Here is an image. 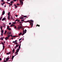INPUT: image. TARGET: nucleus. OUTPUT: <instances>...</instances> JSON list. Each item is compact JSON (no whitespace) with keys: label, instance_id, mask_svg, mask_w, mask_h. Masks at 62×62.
<instances>
[{"label":"nucleus","instance_id":"obj_28","mask_svg":"<svg viewBox=\"0 0 62 62\" xmlns=\"http://www.w3.org/2000/svg\"><path fill=\"white\" fill-rule=\"evenodd\" d=\"M9 26H8L7 27V29H9Z\"/></svg>","mask_w":62,"mask_h":62},{"label":"nucleus","instance_id":"obj_37","mask_svg":"<svg viewBox=\"0 0 62 62\" xmlns=\"http://www.w3.org/2000/svg\"><path fill=\"white\" fill-rule=\"evenodd\" d=\"M8 30H9V31L11 30V28H10L9 29H8Z\"/></svg>","mask_w":62,"mask_h":62},{"label":"nucleus","instance_id":"obj_14","mask_svg":"<svg viewBox=\"0 0 62 62\" xmlns=\"http://www.w3.org/2000/svg\"><path fill=\"white\" fill-rule=\"evenodd\" d=\"M4 33V30H2L1 31V33Z\"/></svg>","mask_w":62,"mask_h":62},{"label":"nucleus","instance_id":"obj_7","mask_svg":"<svg viewBox=\"0 0 62 62\" xmlns=\"http://www.w3.org/2000/svg\"><path fill=\"white\" fill-rule=\"evenodd\" d=\"M19 44H18V45H16V46L15 47V49L17 47H18L19 46Z\"/></svg>","mask_w":62,"mask_h":62},{"label":"nucleus","instance_id":"obj_10","mask_svg":"<svg viewBox=\"0 0 62 62\" xmlns=\"http://www.w3.org/2000/svg\"><path fill=\"white\" fill-rule=\"evenodd\" d=\"M14 6H15V8H17V7H18L17 6V5H14Z\"/></svg>","mask_w":62,"mask_h":62},{"label":"nucleus","instance_id":"obj_63","mask_svg":"<svg viewBox=\"0 0 62 62\" xmlns=\"http://www.w3.org/2000/svg\"><path fill=\"white\" fill-rule=\"evenodd\" d=\"M21 44H20L19 45V46H21Z\"/></svg>","mask_w":62,"mask_h":62},{"label":"nucleus","instance_id":"obj_34","mask_svg":"<svg viewBox=\"0 0 62 62\" xmlns=\"http://www.w3.org/2000/svg\"><path fill=\"white\" fill-rule=\"evenodd\" d=\"M15 44H18V43H17V42H16L15 43Z\"/></svg>","mask_w":62,"mask_h":62},{"label":"nucleus","instance_id":"obj_57","mask_svg":"<svg viewBox=\"0 0 62 62\" xmlns=\"http://www.w3.org/2000/svg\"><path fill=\"white\" fill-rule=\"evenodd\" d=\"M14 39V38L13 37H12V39Z\"/></svg>","mask_w":62,"mask_h":62},{"label":"nucleus","instance_id":"obj_24","mask_svg":"<svg viewBox=\"0 0 62 62\" xmlns=\"http://www.w3.org/2000/svg\"><path fill=\"white\" fill-rule=\"evenodd\" d=\"M2 27H3V26H1L0 27L1 30H2Z\"/></svg>","mask_w":62,"mask_h":62},{"label":"nucleus","instance_id":"obj_15","mask_svg":"<svg viewBox=\"0 0 62 62\" xmlns=\"http://www.w3.org/2000/svg\"><path fill=\"white\" fill-rule=\"evenodd\" d=\"M12 51H13V53H14V51H15V49H13L12 50Z\"/></svg>","mask_w":62,"mask_h":62},{"label":"nucleus","instance_id":"obj_8","mask_svg":"<svg viewBox=\"0 0 62 62\" xmlns=\"http://www.w3.org/2000/svg\"><path fill=\"white\" fill-rule=\"evenodd\" d=\"M24 34V31H23V33L22 34V36H23Z\"/></svg>","mask_w":62,"mask_h":62},{"label":"nucleus","instance_id":"obj_62","mask_svg":"<svg viewBox=\"0 0 62 62\" xmlns=\"http://www.w3.org/2000/svg\"><path fill=\"white\" fill-rule=\"evenodd\" d=\"M10 58H11V56H10Z\"/></svg>","mask_w":62,"mask_h":62},{"label":"nucleus","instance_id":"obj_39","mask_svg":"<svg viewBox=\"0 0 62 62\" xmlns=\"http://www.w3.org/2000/svg\"><path fill=\"white\" fill-rule=\"evenodd\" d=\"M1 36H3V33H1Z\"/></svg>","mask_w":62,"mask_h":62},{"label":"nucleus","instance_id":"obj_56","mask_svg":"<svg viewBox=\"0 0 62 62\" xmlns=\"http://www.w3.org/2000/svg\"><path fill=\"white\" fill-rule=\"evenodd\" d=\"M13 37L15 38V37H16V36H13Z\"/></svg>","mask_w":62,"mask_h":62},{"label":"nucleus","instance_id":"obj_52","mask_svg":"<svg viewBox=\"0 0 62 62\" xmlns=\"http://www.w3.org/2000/svg\"><path fill=\"white\" fill-rule=\"evenodd\" d=\"M4 62H7V61L4 60Z\"/></svg>","mask_w":62,"mask_h":62},{"label":"nucleus","instance_id":"obj_17","mask_svg":"<svg viewBox=\"0 0 62 62\" xmlns=\"http://www.w3.org/2000/svg\"><path fill=\"white\" fill-rule=\"evenodd\" d=\"M22 33L20 32L19 34V36H21V35H22Z\"/></svg>","mask_w":62,"mask_h":62},{"label":"nucleus","instance_id":"obj_30","mask_svg":"<svg viewBox=\"0 0 62 62\" xmlns=\"http://www.w3.org/2000/svg\"><path fill=\"white\" fill-rule=\"evenodd\" d=\"M1 43L3 45V46L4 45V43L3 42H2Z\"/></svg>","mask_w":62,"mask_h":62},{"label":"nucleus","instance_id":"obj_31","mask_svg":"<svg viewBox=\"0 0 62 62\" xmlns=\"http://www.w3.org/2000/svg\"><path fill=\"white\" fill-rule=\"evenodd\" d=\"M26 31H27L25 29V33H26Z\"/></svg>","mask_w":62,"mask_h":62},{"label":"nucleus","instance_id":"obj_29","mask_svg":"<svg viewBox=\"0 0 62 62\" xmlns=\"http://www.w3.org/2000/svg\"><path fill=\"white\" fill-rule=\"evenodd\" d=\"M8 19L9 20V18H10V17H9V16H8Z\"/></svg>","mask_w":62,"mask_h":62},{"label":"nucleus","instance_id":"obj_11","mask_svg":"<svg viewBox=\"0 0 62 62\" xmlns=\"http://www.w3.org/2000/svg\"><path fill=\"white\" fill-rule=\"evenodd\" d=\"M15 26V25L13 24H12L11 25H10V26L11 27H12V26Z\"/></svg>","mask_w":62,"mask_h":62},{"label":"nucleus","instance_id":"obj_44","mask_svg":"<svg viewBox=\"0 0 62 62\" xmlns=\"http://www.w3.org/2000/svg\"><path fill=\"white\" fill-rule=\"evenodd\" d=\"M18 21V19H17L16 20V21L17 22V21Z\"/></svg>","mask_w":62,"mask_h":62},{"label":"nucleus","instance_id":"obj_60","mask_svg":"<svg viewBox=\"0 0 62 62\" xmlns=\"http://www.w3.org/2000/svg\"><path fill=\"white\" fill-rule=\"evenodd\" d=\"M1 5H2V6H3V4H2V3L1 4Z\"/></svg>","mask_w":62,"mask_h":62},{"label":"nucleus","instance_id":"obj_49","mask_svg":"<svg viewBox=\"0 0 62 62\" xmlns=\"http://www.w3.org/2000/svg\"><path fill=\"white\" fill-rule=\"evenodd\" d=\"M22 22H19V23L20 24L21 23H22Z\"/></svg>","mask_w":62,"mask_h":62},{"label":"nucleus","instance_id":"obj_22","mask_svg":"<svg viewBox=\"0 0 62 62\" xmlns=\"http://www.w3.org/2000/svg\"><path fill=\"white\" fill-rule=\"evenodd\" d=\"M4 48H5V46H4L3 45V50H4Z\"/></svg>","mask_w":62,"mask_h":62},{"label":"nucleus","instance_id":"obj_4","mask_svg":"<svg viewBox=\"0 0 62 62\" xmlns=\"http://www.w3.org/2000/svg\"><path fill=\"white\" fill-rule=\"evenodd\" d=\"M23 0H19L20 3H21V4H22V5H23Z\"/></svg>","mask_w":62,"mask_h":62},{"label":"nucleus","instance_id":"obj_45","mask_svg":"<svg viewBox=\"0 0 62 62\" xmlns=\"http://www.w3.org/2000/svg\"><path fill=\"white\" fill-rule=\"evenodd\" d=\"M20 20H17V22H20Z\"/></svg>","mask_w":62,"mask_h":62},{"label":"nucleus","instance_id":"obj_42","mask_svg":"<svg viewBox=\"0 0 62 62\" xmlns=\"http://www.w3.org/2000/svg\"><path fill=\"white\" fill-rule=\"evenodd\" d=\"M9 25H10V24H11V23H9Z\"/></svg>","mask_w":62,"mask_h":62},{"label":"nucleus","instance_id":"obj_32","mask_svg":"<svg viewBox=\"0 0 62 62\" xmlns=\"http://www.w3.org/2000/svg\"><path fill=\"white\" fill-rule=\"evenodd\" d=\"M13 2V1H12L11 2H10V3H11V4H12Z\"/></svg>","mask_w":62,"mask_h":62},{"label":"nucleus","instance_id":"obj_21","mask_svg":"<svg viewBox=\"0 0 62 62\" xmlns=\"http://www.w3.org/2000/svg\"><path fill=\"white\" fill-rule=\"evenodd\" d=\"M2 18H3L2 16H1V17L0 18V21H1V20H2Z\"/></svg>","mask_w":62,"mask_h":62},{"label":"nucleus","instance_id":"obj_64","mask_svg":"<svg viewBox=\"0 0 62 62\" xmlns=\"http://www.w3.org/2000/svg\"><path fill=\"white\" fill-rule=\"evenodd\" d=\"M9 1V0H7V1L8 2Z\"/></svg>","mask_w":62,"mask_h":62},{"label":"nucleus","instance_id":"obj_43","mask_svg":"<svg viewBox=\"0 0 62 62\" xmlns=\"http://www.w3.org/2000/svg\"><path fill=\"white\" fill-rule=\"evenodd\" d=\"M19 49H20V48H21V46H19Z\"/></svg>","mask_w":62,"mask_h":62},{"label":"nucleus","instance_id":"obj_50","mask_svg":"<svg viewBox=\"0 0 62 62\" xmlns=\"http://www.w3.org/2000/svg\"><path fill=\"white\" fill-rule=\"evenodd\" d=\"M13 43H15V41H13Z\"/></svg>","mask_w":62,"mask_h":62},{"label":"nucleus","instance_id":"obj_36","mask_svg":"<svg viewBox=\"0 0 62 62\" xmlns=\"http://www.w3.org/2000/svg\"><path fill=\"white\" fill-rule=\"evenodd\" d=\"M24 18L23 17H21L20 18V19H23Z\"/></svg>","mask_w":62,"mask_h":62},{"label":"nucleus","instance_id":"obj_9","mask_svg":"<svg viewBox=\"0 0 62 62\" xmlns=\"http://www.w3.org/2000/svg\"><path fill=\"white\" fill-rule=\"evenodd\" d=\"M5 11L3 10V12H2V15H4V14H5Z\"/></svg>","mask_w":62,"mask_h":62},{"label":"nucleus","instance_id":"obj_55","mask_svg":"<svg viewBox=\"0 0 62 62\" xmlns=\"http://www.w3.org/2000/svg\"><path fill=\"white\" fill-rule=\"evenodd\" d=\"M17 40H16L15 41V42H17Z\"/></svg>","mask_w":62,"mask_h":62},{"label":"nucleus","instance_id":"obj_46","mask_svg":"<svg viewBox=\"0 0 62 62\" xmlns=\"http://www.w3.org/2000/svg\"><path fill=\"white\" fill-rule=\"evenodd\" d=\"M1 2H4V0H1Z\"/></svg>","mask_w":62,"mask_h":62},{"label":"nucleus","instance_id":"obj_6","mask_svg":"<svg viewBox=\"0 0 62 62\" xmlns=\"http://www.w3.org/2000/svg\"><path fill=\"white\" fill-rule=\"evenodd\" d=\"M11 34V32H10V31H9V32H8L7 33L8 35H10V34Z\"/></svg>","mask_w":62,"mask_h":62},{"label":"nucleus","instance_id":"obj_19","mask_svg":"<svg viewBox=\"0 0 62 62\" xmlns=\"http://www.w3.org/2000/svg\"><path fill=\"white\" fill-rule=\"evenodd\" d=\"M8 59H9V58H7L6 59V60H7V61H8Z\"/></svg>","mask_w":62,"mask_h":62},{"label":"nucleus","instance_id":"obj_54","mask_svg":"<svg viewBox=\"0 0 62 62\" xmlns=\"http://www.w3.org/2000/svg\"><path fill=\"white\" fill-rule=\"evenodd\" d=\"M18 15H16V17H18Z\"/></svg>","mask_w":62,"mask_h":62},{"label":"nucleus","instance_id":"obj_16","mask_svg":"<svg viewBox=\"0 0 62 62\" xmlns=\"http://www.w3.org/2000/svg\"><path fill=\"white\" fill-rule=\"evenodd\" d=\"M5 20V17H4L3 18L2 20V21H4Z\"/></svg>","mask_w":62,"mask_h":62},{"label":"nucleus","instance_id":"obj_51","mask_svg":"<svg viewBox=\"0 0 62 62\" xmlns=\"http://www.w3.org/2000/svg\"><path fill=\"white\" fill-rule=\"evenodd\" d=\"M17 6H19V5H20V4H18V3H17Z\"/></svg>","mask_w":62,"mask_h":62},{"label":"nucleus","instance_id":"obj_5","mask_svg":"<svg viewBox=\"0 0 62 62\" xmlns=\"http://www.w3.org/2000/svg\"><path fill=\"white\" fill-rule=\"evenodd\" d=\"M23 28V27H22L21 26H20V27H18L17 28V29H19V30H20L21 28Z\"/></svg>","mask_w":62,"mask_h":62},{"label":"nucleus","instance_id":"obj_33","mask_svg":"<svg viewBox=\"0 0 62 62\" xmlns=\"http://www.w3.org/2000/svg\"><path fill=\"white\" fill-rule=\"evenodd\" d=\"M15 28H14L15 29H17V28L16 27V26L15 25Z\"/></svg>","mask_w":62,"mask_h":62},{"label":"nucleus","instance_id":"obj_26","mask_svg":"<svg viewBox=\"0 0 62 62\" xmlns=\"http://www.w3.org/2000/svg\"><path fill=\"white\" fill-rule=\"evenodd\" d=\"M3 25L5 27H6V24H5L4 23H3Z\"/></svg>","mask_w":62,"mask_h":62},{"label":"nucleus","instance_id":"obj_20","mask_svg":"<svg viewBox=\"0 0 62 62\" xmlns=\"http://www.w3.org/2000/svg\"><path fill=\"white\" fill-rule=\"evenodd\" d=\"M36 26H38V27H39V26H40V25H39L37 24Z\"/></svg>","mask_w":62,"mask_h":62},{"label":"nucleus","instance_id":"obj_23","mask_svg":"<svg viewBox=\"0 0 62 62\" xmlns=\"http://www.w3.org/2000/svg\"><path fill=\"white\" fill-rule=\"evenodd\" d=\"M12 23L13 24H15L16 23V22L15 21V22H13Z\"/></svg>","mask_w":62,"mask_h":62},{"label":"nucleus","instance_id":"obj_27","mask_svg":"<svg viewBox=\"0 0 62 62\" xmlns=\"http://www.w3.org/2000/svg\"><path fill=\"white\" fill-rule=\"evenodd\" d=\"M10 14V12H9L8 13V16H9V15Z\"/></svg>","mask_w":62,"mask_h":62},{"label":"nucleus","instance_id":"obj_59","mask_svg":"<svg viewBox=\"0 0 62 62\" xmlns=\"http://www.w3.org/2000/svg\"><path fill=\"white\" fill-rule=\"evenodd\" d=\"M3 4H5V2H3Z\"/></svg>","mask_w":62,"mask_h":62},{"label":"nucleus","instance_id":"obj_18","mask_svg":"<svg viewBox=\"0 0 62 62\" xmlns=\"http://www.w3.org/2000/svg\"><path fill=\"white\" fill-rule=\"evenodd\" d=\"M6 32H7V31L5 30V31L4 34H6Z\"/></svg>","mask_w":62,"mask_h":62},{"label":"nucleus","instance_id":"obj_58","mask_svg":"<svg viewBox=\"0 0 62 62\" xmlns=\"http://www.w3.org/2000/svg\"><path fill=\"white\" fill-rule=\"evenodd\" d=\"M8 4H9V5H10V3H9Z\"/></svg>","mask_w":62,"mask_h":62},{"label":"nucleus","instance_id":"obj_47","mask_svg":"<svg viewBox=\"0 0 62 62\" xmlns=\"http://www.w3.org/2000/svg\"><path fill=\"white\" fill-rule=\"evenodd\" d=\"M10 37H13V36H12V35H10Z\"/></svg>","mask_w":62,"mask_h":62},{"label":"nucleus","instance_id":"obj_38","mask_svg":"<svg viewBox=\"0 0 62 62\" xmlns=\"http://www.w3.org/2000/svg\"><path fill=\"white\" fill-rule=\"evenodd\" d=\"M21 21H22V22H23V21H24V20L22 19V20H21Z\"/></svg>","mask_w":62,"mask_h":62},{"label":"nucleus","instance_id":"obj_40","mask_svg":"<svg viewBox=\"0 0 62 62\" xmlns=\"http://www.w3.org/2000/svg\"><path fill=\"white\" fill-rule=\"evenodd\" d=\"M24 18H26V16H24Z\"/></svg>","mask_w":62,"mask_h":62},{"label":"nucleus","instance_id":"obj_48","mask_svg":"<svg viewBox=\"0 0 62 62\" xmlns=\"http://www.w3.org/2000/svg\"><path fill=\"white\" fill-rule=\"evenodd\" d=\"M2 60V59L1 58H0V61H1Z\"/></svg>","mask_w":62,"mask_h":62},{"label":"nucleus","instance_id":"obj_35","mask_svg":"<svg viewBox=\"0 0 62 62\" xmlns=\"http://www.w3.org/2000/svg\"><path fill=\"white\" fill-rule=\"evenodd\" d=\"M0 39H1L2 40H3V38H1Z\"/></svg>","mask_w":62,"mask_h":62},{"label":"nucleus","instance_id":"obj_3","mask_svg":"<svg viewBox=\"0 0 62 62\" xmlns=\"http://www.w3.org/2000/svg\"><path fill=\"white\" fill-rule=\"evenodd\" d=\"M19 50H20V49L18 48L17 50L15 53L16 54V55H17V54H18V53L19 52Z\"/></svg>","mask_w":62,"mask_h":62},{"label":"nucleus","instance_id":"obj_1","mask_svg":"<svg viewBox=\"0 0 62 62\" xmlns=\"http://www.w3.org/2000/svg\"><path fill=\"white\" fill-rule=\"evenodd\" d=\"M26 22H29V23H30V25H31V27H30L29 28H31V27H33V21L31 20H28L27 21V22L26 21L25 23H26Z\"/></svg>","mask_w":62,"mask_h":62},{"label":"nucleus","instance_id":"obj_13","mask_svg":"<svg viewBox=\"0 0 62 62\" xmlns=\"http://www.w3.org/2000/svg\"><path fill=\"white\" fill-rule=\"evenodd\" d=\"M15 56H13L12 57V58L11 59L12 60H13V59L14 58V57Z\"/></svg>","mask_w":62,"mask_h":62},{"label":"nucleus","instance_id":"obj_2","mask_svg":"<svg viewBox=\"0 0 62 62\" xmlns=\"http://www.w3.org/2000/svg\"><path fill=\"white\" fill-rule=\"evenodd\" d=\"M7 36H8V37H7L6 38H5V39L6 40H7L8 39H9V37H10V35H7Z\"/></svg>","mask_w":62,"mask_h":62},{"label":"nucleus","instance_id":"obj_25","mask_svg":"<svg viewBox=\"0 0 62 62\" xmlns=\"http://www.w3.org/2000/svg\"><path fill=\"white\" fill-rule=\"evenodd\" d=\"M11 19H12V20H13L14 19L13 18L12 16H11Z\"/></svg>","mask_w":62,"mask_h":62},{"label":"nucleus","instance_id":"obj_53","mask_svg":"<svg viewBox=\"0 0 62 62\" xmlns=\"http://www.w3.org/2000/svg\"><path fill=\"white\" fill-rule=\"evenodd\" d=\"M14 1H15V2L16 1V0H14Z\"/></svg>","mask_w":62,"mask_h":62},{"label":"nucleus","instance_id":"obj_41","mask_svg":"<svg viewBox=\"0 0 62 62\" xmlns=\"http://www.w3.org/2000/svg\"><path fill=\"white\" fill-rule=\"evenodd\" d=\"M22 39L21 38V39H19V41H20V40H22Z\"/></svg>","mask_w":62,"mask_h":62},{"label":"nucleus","instance_id":"obj_61","mask_svg":"<svg viewBox=\"0 0 62 62\" xmlns=\"http://www.w3.org/2000/svg\"><path fill=\"white\" fill-rule=\"evenodd\" d=\"M12 4H10V6H12Z\"/></svg>","mask_w":62,"mask_h":62},{"label":"nucleus","instance_id":"obj_12","mask_svg":"<svg viewBox=\"0 0 62 62\" xmlns=\"http://www.w3.org/2000/svg\"><path fill=\"white\" fill-rule=\"evenodd\" d=\"M11 52H9V53H7V55L9 54H10V53H11Z\"/></svg>","mask_w":62,"mask_h":62}]
</instances>
